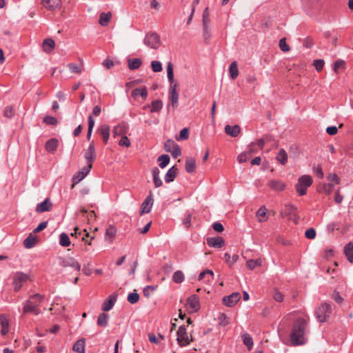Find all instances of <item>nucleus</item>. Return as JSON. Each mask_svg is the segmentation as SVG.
<instances>
[{"label":"nucleus","mask_w":353,"mask_h":353,"mask_svg":"<svg viewBox=\"0 0 353 353\" xmlns=\"http://www.w3.org/2000/svg\"><path fill=\"white\" fill-rule=\"evenodd\" d=\"M58 147V140L55 138L49 139L45 145V148L47 152L54 153Z\"/></svg>","instance_id":"obj_20"},{"label":"nucleus","mask_w":353,"mask_h":353,"mask_svg":"<svg viewBox=\"0 0 353 353\" xmlns=\"http://www.w3.org/2000/svg\"><path fill=\"white\" fill-rule=\"evenodd\" d=\"M110 127L106 124L100 126L99 132L102 137L104 143H107L110 137Z\"/></svg>","instance_id":"obj_24"},{"label":"nucleus","mask_w":353,"mask_h":353,"mask_svg":"<svg viewBox=\"0 0 353 353\" xmlns=\"http://www.w3.org/2000/svg\"><path fill=\"white\" fill-rule=\"evenodd\" d=\"M119 145L129 147L130 145V141L126 136H123L119 142Z\"/></svg>","instance_id":"obj_64"},{"label":"nucleus","mask_w":353,"mask_h":353,"mask_svg":"<svg viewBox=\"0 0 353 353\" xmlns=\"http://www.w3.org/2000/svg\"><path fill=\"white\" fill-rule=\"evenodd\" d=\"M148 107H150V112L152 113L159 112L163 108V102L161 100H154L150 105H145L143 108L146 109Z\"/></svg>","instance_id":"obj_25"},{"label":"nucleus","mask_w":353,"mask_h":353,"mask_svg":"<svg viewBox=\"0 0 353 353\" xmlns=\"http://www.w3.org/2000/svg\"><path fill=\"white\" fill-rule=\"evenodd\" d=\"M334 188V185L332 183H329L327 185L324 184L321 189L319 190L320 192H324L326 194H330L332 192Z\"/></svg>","instance_id":"obj_50"},{"label":"nucleus","mask_w":353,"mask_h":353,"mask_svg":"<svg viewBox=\"0 0 353 353\" xmlns=\"http://www.w3.org/2000/svg\"><path fill=\"white\" fill-rule=\"evenodd\" d=\"M305 235L308 239H313L316 236V231L312 228H309L305 231Z\"/></svg>","instance_id":"obj_61"},{"label":"nucleus","mask_w":353,"mask_h":353,"mask_svg":"<svg viewBox=\"0 0 353 353\" xmlns=\"http://www.w3.org/2000/svg\"><path fill=\"white\" fill-rule=\"evenodd\" d=\"M241 337L244 345L250 350L253 346V339L252 336L248 333H245L242 334Z\"/></svg>","instance_id":"obj_37"},{"label":"nucleus","mask_w":353,"mask_h":353,"mask_svg":"<svg viewBox=\"0 0 353 353\" xmlns=\"http://www.w3.org/2000/svg\"><path fill=\"white\" fill-rule=\"evenodd\" d=\"M128 301L131 304L137 303L139 300V294L134 290L133 292L130 293L127 298Z\"/></svg>","instance_id":"obj_46"},{"label":"nucleus","mask_w":353,"mask_h":353,"mask_svg":"<svg viewBox=\"0 0 353 353\" xmlns=\"http://www.w3.org/2000/svg\"><path fill=\"white\" fill-rule=\"evenodd\" d=\"M92 165H87L84 166L79 172L74 175L72 181L74 183H78L83 180L90 172Z\"/></svg>","instance_id":"obj_11"},{"label":"nucleus","mask_w":353,"mask_h":353,"mask_svg":"<svg viewBox=\"0 0 353 353\" xmlns=\"http://www.w3.org/2000/svg\"><path fill=\"white\" fill-rule=\"evenodd\" d=\"M35 307H38V305L34 303L32 299H28L23 303V310L24 313H29L30 311L34 310Z\"/></svg>","instance_id":"obj_30"},{"label":"nucleus","mask_w":353,"mask_h":353,"mask_svg":"<svg viewBox=\"0 0 353 353\" xmlns=\"http://www.w3.org/2000/svg\"><path fill=\"white\" fill-rule=\"evenodd\" d=\"M61 265L63 267H70L78 272L81 270V265L73 258L63 260L61 263Z\"/></svg>","instance_id":"obj_19"},{"label":"nucleus","mask_w":353,"mask_h":353,"mask_svg":"<svg viewBox=\"0 0 353 353\" xmlns=\"http://www.w3.org/2000/svg\"><path fill=\"white\" fill-rule=\"evenodd\" d=\"M61 0H41V3L44 8L50 10H54L61 7Z\"/></svg>","instance_id":"obj_15"},{"label":"nucleus","mask_w":353,"mask_h":353,"mask_svg":"<svg viewBox=\"0 0 353 353\" xmlns=\"http://www.w3.org/2000/svg\"><path fill=\"white\" fill-rule=\"evenodd\" d=\"M95 158H96L95 147H94V141H92L90 143V145L85 152V159L88 161V165H92V163L94 161Z\"/></svg>","instance_id":"obj_12"},{"label":"nucleus","mask_w":353,"mask_h":353,"mask_svg":"<svg viewBox=\"0 0 353 353\" xmlns=\"http://www.w3.org/2000/svg\"><path fill=\"white\" fill-rule=\"evenodd\" d=\"M331 312V307L330 305L324 303H322L315 312L316 318L320 323H323L327 320L329 314Z\"/></svg>","instance_id":"obj_4"},{"label":"nucleus","mask_w":353,"mask_h":353,"mask_svg":"<svg viewBox=\"0 0 353 353\" xmlns=\"http://www.w3.org/2000/svg\"><path fill=\"white\" fill-rule=\"evenodd\" d=\"M176 143L174 141L168 139L164 143L165 150L168 152H171V150L174 148V145H176Z\"/></svg>","instance_id":"obj_59"},{"label":"nucleus","mask_w":353,"mask_h":353,"mask_svg":"<svg viewBox=\"0 0 353 353\" xmlns=\"http://www.w3.org/2000/svg\"><path fill=\"white\" fill-rule=\"evenodd\" d=\"M166 70L168 81L171 84L169 90V100L170 102V105L174 109L177 108L179 105V94L176 92V84H173L174 79L173 72V65L171 62L167 63Z\"/></svg>","instance_id":"obj_2"},{"label":"nucleus","mask_w":353,"mask_h":353,"mask_svg":"<svg viewBox=\"0 0 353 353\" xmlns=\"http://www.w3.org/2000/svg\"><path fill=\"white\" fill-rule=\"evenodd\" d=\"M279 47L283 52H288L290 50V47L286 43L285 38H282L279 41Z\"/></svg>","instance_id":"obj_60"},{"label":"nucleus","mask_w":353,"mask_h":353,"mask_svg":"<svg viewBox=\"0 0 353 353\" xmlns=\"http://www.w3.org/2000/svg\"><path fill=\"white\" fill-rule=\"evenodd\" d=\"M196 168V161L192 158H188L185 161V170L188 173H192Z\"/></svg>","instance_id":"obj_32"},{"label":"nucleus","mask_w":353,"mask_h":353,"mask_svg":"<svg viewBox=\"0 0 353 353\" xmlns=\"http://www.w3.org/2000/svg\"><path fill=\"white\" fill-rule=\"evenodd\" d=\"M230 76L232 79H235L239 75L238 66L236 61H233L229 67Z\"/></svg>","instance_id":"obj_39"},{"label":"nucleus","mask_w":353,"mask_h":353,"mask_svg":"<svg viewBox=\"0 0 353 353\" xmlns=\"http://www.w3.org/2000/svg\"><path fill=\"white\" fill-rule=\"evenodd\" d=\"M265 144V141L263 139H259L256 143H252L249 145V153L250 155H252L253 152H254V146L257 145L260 148H263Z\"/></svg>","instance_id":"obj_45"},{"label":"nucleus","mask_w":353,"mask_h":353,"mask_svg":"<svg viewBox=\"0 0 353 353\" xmlns=\"http://www.w3.org/2000/svg\"><path fill=\"white\" fill-rule=\"evenodd\" d=\"M207 243L211 248H221L225 244V240L221 236L208 237Z\"/></svg>","instance_id":"obj_13"},{"label":"nucleus","mask_w":353,"mask_h":353,"mask_svg":"<svg viewBox=\"0 0 353 353\" xmlns=\"http://www.w3.org/2000/svg\"><path fill=\"white\" fill-rule=\"evenodd\" d=\"M273 299L277 302H282L283 301L284 296L281 292L275 290L273 293Z\"/></svg>","instance_id":"obj_62"},{"label":"nucleus","mask_w":353,"mask_h":353,"mask_svg":"<svg viewBox=\"0 0 353 353\" xmlns=\"http://www.w3.org/2000/svg\"><path fill=\"white\" fill-rule=\"evenodd\" d=\"M187 305L192 312H197L200 308L199 297L196 295H192L188 299Z\"/></svg>","instance_id":"obj_16"},{"label":"nucleus","mask_w":353,"mask_h":353,"mask_svg":"<svg viewBox=\"0 0 353 353\" xmlns=\"http://www.w3.org/2000/svg\"><path fill=\"white\" fill-rule=\"evenodd\" d=\"M55 46V43L52 39H46L43 42V48L46 52H50Z\"/></svg>","instance_id":"obj_36"},{"label":"nucleus","mask_w":353,"mask_h":353,"mask_svg":"<svg viewBox=\"0 0 353 353\" xmlns=\"http://www.w3.org/2000/svg\"><path fill=\"white\" fill-rule=\"evenodd\" d=\"M43 122L48 125H55L57 124V119L51 116H46L43 118Z\"/></svg>","instance_id":"obj_55"},{"label":"nucleus","mask_w":353,"mask_h":353,"mask_svg":"<svg viewBox=\"0 0 353 353\" xmlns=\"http://www.w3.org/2000/svg\"><path fill=\"white\" fill-rule=\"evenodd\" d=\"M208 8H206L203 12V26H208L210 23Z\"/></svg>","instance_id":"obj_54"},{"label":"nucleus","mask_w":353,"mask_h":353,"mask_svg":"<svg viewBox=\"0 0 353 353\" xmlns=\"http://www.w3.org/2000/svg\"><path fill=\"white\" fill-rule=\"evenodd\" d=\"M37 237L30 234L24 241L23 245L26 248L30 249L33 248L37 242Z\"/></svg>","instance_id":"obj_31"},{"label":"nucleus","mask_w":353,"mask_h":353,"mask_svg":"<svg viewBox=\"0 0 353 353\" xmlns=\"http://www.w3.org/2000/svg\"><path fill=\"white\" fill-rule=\"evenodd\" d=\"M266 208L265 206H261L256 212V216L259 217V221L263 222L266 220Z\"/></svg>","instance_id":"obj_48"},{"label":"nucleus","mask_w":353,"mask_h":353,"mask_svg":"<svg viewBox=\"0 0 353 353\" xmlns=\"http://www.w3.org/2000/svg\"><path fill=\"white\" fill-rule=\"evenodd\" d=\"M68 67L70 69V70L73 73L79 74L81 72V67L75 63H69L68 65Z\"/></svg>","instance_id":"obj_56"},{"label":"nucleus","mask_w":353,"mask_h":353,"mask_svg":"<svg viewBox=\"0 0 353 353\" xmlns=\"http://www.w3.org/2000/svg\"><path fill=\"white\" fill-rule=\"evenodd\" d=\"M177 342L180 346H185L188 345L190 340L188 338L186 327L181 325L177 331Z\"/></svg>","instance_id":"obj_7"},{"label":"nucleus","mask_w":353,"mask_h":353,"mask_svg":"<svg viewBox=\"0 0 353 353\" xmlns=\"http://www.w3.org/2000/svg\"><path fill=\"white\" fill-rule=\"evenodd\" d=\"M59 244L62 247H68L71 244L70 238L66 233L62 232L59 235Z\"/></svg>","instance_id":"obj_38"},{"label":"nucleus","mask_w":353,"mask_h":353,"mask_svg":"<svg viewBox=\"0 0 353 353\" xmlns=\"http://www.w3.org/2000/svg\"><path fill=\"white\" fill-rule=\"evenodd\" d=\"M225 132L227 134H229L232 137H236L241 132V128L238 125H234V126L226 125L225 127Z\"/></svg>","instance_id":"obj_21"},{"label":"nucleus","mask_w":353,"mask_h":353,"mask_svg":"<svg viewBox=\"0 0 353 353\" xmlns=\"http://www.w3.org/2000/svg\"><path fill=\"white\" fill-rule=\"evenodd\" d=\"M177 174V169L175 168V166H172L170 168L165 176V181L166 183H170L173 181L176 176Z\"/></svg>","instance_id":"obj_29"},{"label":"nucleus","mask_w":353,"mask_h":353,"mask_svg":"<svg viewBox=\"0 0 353 353\" xmlns=\"http://www.w3.org/2000/svg\"><path fill=\"white\" fill-rule=\"evenodd\" d=\"M0 323L1 325V334L6 336L9 332V321L4 314H0Z\"/></svg>","instance_id":"obj_22"},{"label":"nucleus","mask_w":353,"mask_h":353,"mask_svg":"<svg viewBox=\"0 0 353 353\" xmlns=\"http://www.w3.org/2000/svg\"><path fill=\"white\" fill-rule=\"evenodd\" d=\"M247 267L250 269V270H253L256 267L259 266L261 265V261L259 260H254V259H250L247 261Z\"/></svg>","instance_id":"obj_52"},{"label":"nucleus","mask_w":353,"mask_h":353,"mask_svg":"<svg viewBox=\"0 0 353 353\" xmlns=\"http://www.w3.org/2000/svg\"><path fill=\"white\" fill-rule=\"evenodd\" d=\"M157 288V285H147L143 290V294L145 297L150 296L151 294Z\"/></svg>","instance_id":"obj_49"},{"label":"nucleus","mask_w":353,"mask_h":353,"mask_svg":"<svg viewBox=\"0 0 353 353\" xmlns=\"http://www.w3.org/2000/svg\"><path fill=\"white\" fill-rule=\"evenodd\" d=\"M116 301H117V295H114V294L110 295L108 297V299L103 303L101 310L103 311H105V312L110 310L113 307Z\"/></svg>","instance_id":"obj_17"},{"label":"nucleus","mask_w":353,"mask_h":353,"mask_svg":"<svg viewBox=\"0 0 353 353\" xmlns=\"http://www.w3.org/2000/svg\"><path fill=\"white\" fill-rule=\"evenodd\" d=\"M251 155H250V153H249V150L248 151V152H242L241 154H240L239 156H238V161L240 162V163H244V162H246L248 161L249 159V157H250Z\"/></svg>","instance_id":"obj_58"},{"label":"nucleus","mask_w":353,"mask_h":353,"mask_svg":"<svg viewBox=\"0 0 353 353\" xmlns=\"http://www.w3.org/2000/svg\"><path fill=\"white\" fill-rule=\"evenodd\" d=\"M276 159L282 165H284L286 163L287 160H288V154L284 149L281 148L279 150L278 154L276 156Z\"/></svg>","instance_id":"obj_41"},{"label":"nucleus","mask_w":353,"mask_h":353,"mask_svg":"<svg viewBox=\"0 0 353 353\" xmlns=\"http://www.w3.org/2000/svg\"><path fill=\"white\" fill-rule=\"evenodd\" d=\"M313 179L312 176L307 174L300 176L296 185V190L299 196L305 195L307 189L312 184Z\"/></svg>","instance_id":"obj_3"},{"label":"nucleus","mask_w":353,"mask_h":353,"mask_svg":"<svg viewBox=\"0 0 353 353\" xmlns=\"http://www.w3.org/2000/svg\"><path fill=\"white\" fill-rule=\"evenodd\" d=\"M29 279V275L22 272H17L13 276L12 286L14 292L21 290L24 283Z\"/></svg>","instance_id":"obj_6"},{"label":"nucleus","mask_w":353,"mask_h":353,"mask_svg":"<svg viewBox=\"0 0 353 353\" xmlns=\"http://www.w3.org/2000/svg\"><path fill=\"white\" fill-rule=\"evenodd\" d=\"M128 63V68L132 70L138 69L142 64L141 60L139 58L129 59Z\"/></svg>","instance_id":"obj_35"},{"label":"nucleus","mask_w":353,"mask_h":353,"mask_svg":"<svg viewBox=\"0 0 353 353\" xmlns=\"http://www.w3.org/2000/svg\"><path fill=\"white\" fill-rule=\"evenodd\" d=\"M117 234V229L113 225H110L106 230L105 234V239L106 241H111Z\"/></svg>","instance_id":"obj_40"},{"label":"nucleus","mask_w":353,"mask_h":353,"mask_svg":"<svg viewBox=\"0 0 353 353\" xmlns=\"http://www.w3.org/2000/svg\"><path fill=\"white\" fill-rule=\"evenodd\" d=\"M268 186L273 190L282 191L285 189V184L279 180H271L268 182Z\"/></svg>","instance_id":"obj_27"},{"label":"nucleus","mask_w":353,"mask_h":353,"mask_svg":"<svg viewBox=\"0 0 353 353\" xmlns=\"http://www.w3.org/2000/svg\"><path fill=\"white\" fill-rule=\"evenodd\" d=\"M309 332L308 323L306 319L299 317L294 322L290 339L293 346L302 345L307 341V334Z\"/></svg>","instance_id":"obj_1"},{"label":"nucleus","mask_w":353,"mask_h":353,"mask_svg":"<svg viewBox=\"0 0 353 353\" xmlns=\"http://www.w3.org/2000/svg\"><path fill=\"white\" fill-rule=\"evenodd\" d=\"M143 43L152 49H157L161 45L159 35L156 32H148L144 38Z\"/></svg>","instance_id":"obj_5"},{"label":"nucleus","mask_w":353,"mask_h":353,"mask_svg":"<svg viewBox=\"0 0 353 353\" xmlns=\"http://www.w3.org/2000/svg\"><path fill=\"white\" fill-rule=\"evenodd\" d=\"M158 161H159V167L164 168L170 163V157L168 154H162L158 158Z\"/></svg>","instance_id":"obj_44"},{"label":"nucleus","mask_w":353,"mask_h":353,"mask_svg":"<svg viewBox=\"0 0 353 353\" xmlns=\"http://www.w3.org/2000/svg\"><path fill=\"white\" fill-rule=\"evenodd\" d=\"M241 294L239 292H233L229 296L223 298V303L228 307H233L240 299Z\"/></svg>","instance_id":"obj_10"},{"label":"nucleus","mask_w":353,"mask_h":353,"mask_svg":"<svg viewBox=\"0 0 353 353\" xmlns=\"http://www.w3.org/2000/svg\"><path fill=\"white\" fill-rule=\"evenodd\" d=\"M14 114V110L12 106H6L3 110V116L5 117L11 119Z\"/></svg>","instance_id":"obj_51"},{"label":"nucleus","mask_w":353,"mask_h":353,"mask_svg":"<svg viewBox=\"0 0 353 353\" xmlns=\"http://www.w3.org/2000/svg\"><path fill=\"white\" fill-rule=\"evenodd\" d=\"M297 208L290 204L285 205L284 210L281 212V214H285L289 216V219L294 220L295 222H298L299 216L296 213Z\"/></svg>","instance_id":"obj_9"},{"label":"nucleus","mask_w":353,"mask_h":353,"mask_svg":"<svg viewBox=\"0 0 353 353\" xmlns=\"http://www.w3.org/2000/svg\"><path fill=\"white\" fill-rule=\"evenodd\" d=\"M154 203L153 196L152 192H150L149 195L147 196V197L145 199L143 202L141 204V215L149 213L152 208Z\"/></svg>","instance_id":"obj_8"},{"label":"nucleus","mask_w":353,"mask_h":353,"mask_svg":"<svg viewBox=\"0 0 353 353\" xmlns=\"http://www.w3.org/2000/svg\"><path fill=\"white\" fill-rule=\"evenodd\" d=\"M152 174H153V181L155 185V187L159 188V187L161 186L163 182L159 177L160 170H159V168H154L152 170Z\"/></svg>","instance_id":"obj_34"},{"label":"nucleus","mask_w":353,"mask_h":353,"mask_svg":"<svg viewBox=\"0 0 353 353\" xmlns=\"http://www.w3.org/2000/svg\"><path fill=\"white\" fill-rule=\"evenodd\" d=\"M344 254L347 257V259L350 262L353 263V243L349 242L345 245Z\"/></svg>","instance_id":"obj_28"},{"label":"nucleus","mask_w":353,"mask_h":353,"mask_svg":"<svg viewBox=\"0 0 353 353\" xmlns=\"http://www.w3.org/2000/svg\"><path fill=\"white\" fill-rule=\"evenodd\" d=\"M128 125L125 123H120L116 125L112 130V134L114 137L117 136H125L128 131Z\"/></svg>","instance_id":"obj_18"},{"label":"nucleus","mask_w":353,"mask_h":353,"mask_svg":"<svg viewBox=\"0 0 353 353\" xmlns=\"http://www.w3.org/2000/svg\"><path fill=\"white\" fill-rule=\"evenodd\" d=\"M239 259V256L237 254H234L233 256H230L229 253H225L224 254V260L229 263L230 265H233Z\"/></svg>","instance_id":"obj_47"},{"label":"nucleus","mask_w":353,"mask_h":353,"mask_svg":"<svg viewBox=\"0 0 353 353\" xmlns=\"http://www.w3.org/2000/svg\"><path fill=\"white\" fill-rule=\"evenodd\" d=\"M152 69L154 72H159L162 70V65L160 61H152L151 63Z\"/></svg>","instance_id":"obj_53"},{"label":"nucleus","mask_w":353,"mask_h":353,"mask_svg":"<svg viewBox=\"0 0 353 353\" xmlns=\"http://www.w3.org/2000/svg\"><path fill=\"white\" fill-rule=\"evenodd\" d=\"M112 17L111 12H101L99 17V24L102 26H106Z\"/></svg>","instance_id":"obj_33"},{"label":"nucleus","mask_w":353,"mask_h":353,"mask_svg":"<svg viewBox=\"0 0 353 353\" xmlns=\"http://www.w3.org/2000/svg\"><path fill=\"white\" fill-rule=\"evenodd\" d=\"M132 97L136 100L138 97H141L143 99H145L148 96V90L145 87L137 88L132 91Z\"/></svg>","instance_id":"obj_23"},{"label":"nucleus","mask_w":353,"mask_h":353,"mask_svg":"<svg viewBox=\"0 0 353 353\" xmlns=\"http://www.w3.org/2000/svg\"><path fill=\"white\" fill-rule=\"evenodd\" d=\"M324 61L323 59H316L314 61V65L317 71H321L324 66Z\"/></svg>","instance_id":"obj_63"},{"label":"nucleus","mask_w":353,"mask_h":353,"mask_svg":"<svg viewBox=\"0 0 353 353\" xmlns=\"http://www.w3.org/2000/svg\"><path fill=\"white\" fill-rule=\"evenodd\" d=\"M109 316L105 313H101L98 316L97 324L99 326L106 327L108 322Z\"/></svg>","instance_id":"obj_42"},{"label":"nucleus","mask_w":353,"mask_h":353,"mask_svg":"<svg viewBox=\"0 0 353 353\" xmlns=\"http://www.w3.org/2000/svg\"><path fill=\"white\" fill-rule=\"evenodd\" d=\"M184 274L181 270L176 271L172 276V280L176 283H182L184 281Z\"/></svg>","instance_id":"obj_43"},{"label":"nucleus","mask_w":353,"mask_h":353,"mask_svg":"<svg viewBox=\"0 0 353 353\" xmlns=\"http://www.w3.org/2000/svg\"><path fill=\"white\" fill-rule=\"evenodd\" d=\"M170 152L174 158H176L181 154V151L178 144L174 145V148Z\"/></svg>","instance_id":"obj_57"},{"label":"nucleus","mask_w":353,"mask_h":353,"mask_svg":"<svg viewBox=\"0 0 353 353\" xmlns=\"http://www.w3.org/2000/svg\"><path fill=\"white\" fill-rule=\"evenodd\" d=\"M85 339L84 338L79 339L73 345V351L77 353H85Z\"/></svg>","instance_id":"obj_26"},{"label":"nucleus","mask_w":353,"mask_h":353,"mask_svg":"<svg viewBox=\"0 0 353 353\" xmlns=\"http://www.w3.org/2000/svg\"><path fill=\"white\" fill-rule=\"evenodd\" d=\"M52 207V203H51L50 199L46 198L43 202L37 205L35 210L37 213H42L50 211Z\"/></svg>","instance_id":"obj_14"}]
</instances>
